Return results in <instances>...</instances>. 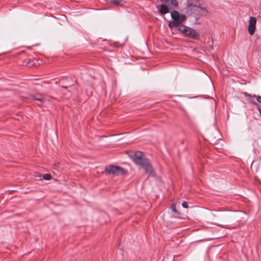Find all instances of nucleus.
Listing matches in <instances>:
<instances>
[{
	"instance_id": "obj_1",
	"label": "nucleus",
	"mask_w": 261,
	"mask_h": 261,
	"mask_svg": "<svg viewBox=\"0 0 261 261\" xmlns=\"http://www.w3.org/2000/svg\"><path fill=\"white\" fill-rule=\"evenodd\" d=\"M133 161L137 165L140 166L144 170L148 176H155V172L150 163L149 160L144 157L141 152H136L133 155Z\"/></svg>"
},
{
	"instance_id": "obj_2",
	"label": "nucleus",
	"mask_w": 261,
	"mask_h": 261,
	"mask_svg": "<svg viewBox=\"0 0 261 261\" xmlns=\"http://www.w3.org/2000/svg\"><path fill=\"white\" fill-rule=\"evenodd\" d=\"M178 31L185 37L195 40L200 39V34L195 30L191 27L181 24V25L178 28Z\"/></svg>"
},
{
	"instance_id": "obj_3",
	"label": "nucleus",
	"mask_w": 261,
	"mask_h": 261,
	"mask_svg": "<svg viewBox=\"0 0 261 261\" xmlns=\"http://www.w3.org/2000/svg\"><path fill=\"white\" fill-rule=\"evenodd\" d=\"M107 174H113L115 175H123L125 173L124 169L117 166L109 165L105 167Z\"/></svg>"
},
{
	"instance_id": "obj_4",
	"label": "nucleus",
	"mask_w": 261,
	"mask_h": 261,
	"mask_svg": "<svg viewBox=\"0 0 261 261\" xmlns=\"http://www.w3.org/2000/svg\"><path fill=\"white\" fill-rule=\"evenodd\" d=\"M186 16L184 14H181V16L173 19L168 23V27L170 29H172L173 28H178L181 25L182 23L186 20Z\"/></svg>"
},
{
	"instance_id": "obj_5",
	"label": "nucleus",
	"mask_w": 261,
	"mask_h": 261,
	"mask_svg": "<svg viewBox=\"0 0 261 261\" xmlns=\"http://www.w3.org/2000/svg\"><path fill=\"white\" fill-rule=\"evenodd\" d=\"M256 19L254 17H250L249 20V25L248 31L250 35H253L254 34L256 29Z\"/></svg>"
},
{
	"instance_id": "obj_6",
	"label": "nucleus",
	"mask_w": 261,
	"mask_h": 261,
	"mask_svg": "<svg viewBox=\"0 0 261 261\" xmlns=\"http://www.w3.org/2000/svg\"><path fill=\"white\" fill-rule=\"evenodd\" d=\"M200 9V6L197 5V4L194 5H189L187 4V6L186 9V13L188 15H192V14H196L197 11Z\"/></svg>"
},
{
	"instance_id": "obj_7",
	"label": "nucleus",
	"mask_w": 261,
	"mask_h": 261,
	"mask_svg": "<svg viewBox=\"0 0 261 261\" xmlns=\"http://www.w3.org/2000/svg\"><path fill=\"white\" fill-rule=\"evenodd\" d=\"M25 98L28 99L36 100L41 102V103L44 101V98L40 93L36 94H28V96L25 97Z\"/></svg>"
},
{
	"instance_id": "obj_8",
	"label": "nucleus",
	"mask_w": 261,
	"mask_h": 261,
	"mask_svg": "<svg viewBox=\"0 0 261 261\" xmlns=\"http://www.w3.org/2000/svg\"><path fill=\"white\" fill-rule=\"evenodd\" d=\"M160 1L170 5L172 8H177L178 6L177 0H160Z\"/></svg>"
},
{
	"instance_id": "obj_9",
	"label": "nucleus",
	"mask_w": 261,
	"mask_h": 261,
	"mask_svg": "<svg viewBox=\"0 0 261 261\" xmlns=\"http://www.w3.org/2000/svg\"><path fill=\"white\" fill-rule=\"evenodd\" d=\"M169 9L168 7L165 4H162L160 6V8L159 9V12L162 15H164L169 12Z\"/></svg>"
},
{
	"instance_id": "obj_10",
	"label": "nucleus",
	"mask_w": 261,
	"mask_h": 261,
	"mask_svg": "<svg viewBox=\"0 0 261 261\" xmlns=\"http://www.w3.org/2000/svg\"><path fill=\"white\" fill-rule=\"evenodd\" d=\"M35 63L31 61L30 59H26L23 61L22 65L28 66L29 67L34 66Z\"/></svg>"
},
{
	"instance_id": "obj_11",
	"label": "nucleus",
	"mask_w": 261,
	"mask_h": 261,
	"mask_svg": "<svg viewBox=\"0 0 261 261\" xmlns=\"http://www.w3.org/2000/svg\"><path fill=\"white\" fill-rule=\"evenodd\" d=\"M207 13V10L204 8L200 7V9H198V11H197L196 14H201V15H206Z\"/></svg>"
},
{
	"instance_id": "obj_12",
	"label": "nucleus",
	"mask_w": 261,
	"mask_h": 261,
	"mask_svg": "<svg viewBox=\"0 0 261 261\" xmlns=\"http://www.w3.org/2000/svg\"><path fill=\"white\" fill-rule=\"evenodd\" d=\"M171 16L172 19L181 16L179 12L176 10H173L171 12Z\"/></svg>"
},
{
	"instance_id": "obj_13",
	"label": "nucleus",
	"mask_w": 261,
	"mask_h": 261,
	"mask_svg": "<svg viewBox=\"0 0 261 261\" xmlns=\"http://www.w3.org/2000/svg\"><path fill=\"white\" fill-rule=\"evenodd\" d=\"M110 3L115 6H122V0H110Z\"/></svg>"
},
{
	"instance_id": "obj_14",
	"label": "nucleus",
	"mask_w": 261,
	"mask_h": 261,
	"mask_svg": "<svg viewBox=\"0 0 261 261\" xmlns=\"http://www.w3.org/2000/svg\"><path fill=\"white\" fill-rule=\"evenodd\" d=\"M171 208L172 209V211L174 213L178 214V215L179 214V213H178V212L177 211V210L176 209V205L175 204L173 203L171 205Z\"/></svg>"
},
{
	"instance_id": "obj_15",
	"label": "nucleus",
	"mask_w": 261,
	"mask_h": 261,
	"mask_svg": "<svg viewBox=\"0 0 261 261\" xmlns=\"http://www.w3.org/2000/svg\"><path fill=\"white\" fill-rule=\"evenodd\" d=\"M51 175L49 174H45L43 175V178L45 180H50L51 178Z\"/></svg>"
},
{
	"instance_id": "obj_16",
	"label": "nucleus",
	"mask_w": 261,
	"mask_h": 261,
	"mask_svg": "<svg viewBox=\"0 0 261 261\" xmlns=\"http://www.w3.org/2000/svg\"><path fill=\"white\" fill-rule=\"evenodd\" d=\"M187 4L189 5H194L197 4L196 0H188Z\"/></svg>"
},
{
	"instance_id": "obj_17",
	"label": "nucleus",
	"mask_w": 261,
	"mask_h": 261,
	"mask_svg": "<svg viewBox=\"0 0 261 261\" xmlns=\"http://www.w3.org/2000/svg\"><path fill=\"white\" fill-rule=\"evenodd\" d=\"M182 206L183 207H184L185 208H187L189 207L188 203L187 202H186V201H184L182 203Z\"/></svg>"
},
{
	"instance_id": "obj_18",
	"label": "nucleus",
	"mask_w": 261,
	"mask_h": 261,
	"mask_svg": "<svg viewBox=\"0 0 261 261\" xmlns=\"http://www.w3.org/2000/svg\"><path fill=\"white\" fill-rule=\"evenodd\" d=\"M254 97H256L257 101L259 103H261V96H256L255 95H254Z\"/></svg>"
},
{
	"instance_id": "obj_19",
	"label": "nucleus",
	"mask_w": 261,
	"mask_h": 261,
	"mask_svg": "<svg viewBox=\"0 0 261 261\" xmlns=\"http://www.w3.org/2000/svg\"><path fill=\"white\" fill-rule=\"evenodd\" d=\"M258 111H259L260 115H261V108L258 109Z\"/></svg>"
},
{
	"instance_id": "obj_20",
	"label": "nucleus",
	"mask_w": 261,
	"mask_h": 261,
	"mask_svg": "<svg viewBox=\"0 0 261 261\" xmlns=\"http://www.w3.org/2000/svg\"><path fill=\"white\" fill-rule=\"evenodd\" d=\"M59 164H55V166H56L57 167L58 166Z\"/></svg>"
},
{
	"instance_id": "obj_21",
	"label": "nucleus",
	"mask_w": 261,
	"mask_h": 261,
	"mask_svg": "<svg viewBox=\"0 0 261 261\" xmlns=\"http://www.w3.org/2000/svg\"><path fill=\"white\" fill-rule=\"evenodd\" d=\"M63 88H67V87H64V86H63Z\"/></svg>"
}]
</instances>
